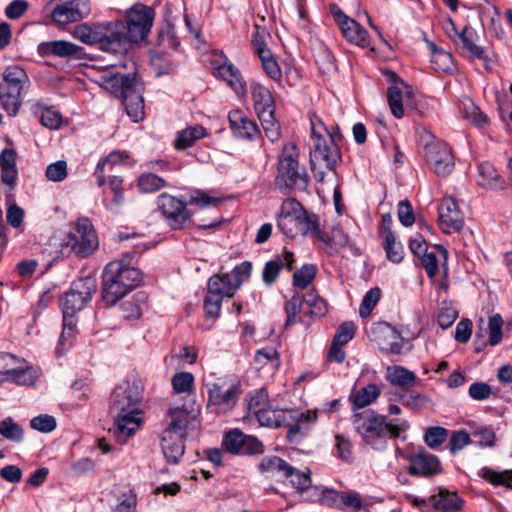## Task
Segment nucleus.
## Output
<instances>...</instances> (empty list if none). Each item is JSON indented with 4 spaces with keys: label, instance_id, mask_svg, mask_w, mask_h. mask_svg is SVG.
Returning a JSON list of instances; mask_svg holds the SVG:
<instances>
[{
    "label": "nucleus",
    "instance_id": "f257e3e1",
    "mask_svg": "<svg viewBox=\"0 0 512 512\" xmlns=\"http://www.w3.org/2000/svg\"><path fill=\"white\" fill-rule=\"evenodd\" d=\"M142 399L143 385L136 378L123 381L111 394L109 413L114 420L112 432L120 444H125L142 424Z\"/></svg>",
    "mask_w": 512,
    "mask_h": 512
},
{
    "label": "nucleus",
    "instance_id": "f03ea898",
    "mask_svg": "<svg viewBox=\"0 0 512 512\" xmlns=\"http://www.w3.org/2000/svg\"><path fill=\"white\" fill-rule=\"evenodd\" d=\"M352 424L363 441L375 450L385 449L388 438H398L400 432L409 427L406 420L387 422L386 416L377 414L373 410L355 413Z\"/></svg>",
    "mask_w": 512,
    "mask_h": 512
},
{
    "label": "nucleus",
    "instance_id": "7ed1b4c3",
    "mask_svg": "<svg viewBox=\"0 0 512 512\" xmlns=\"http://www.w3.org/2000/svg\"><path fill=\"white\" fill-rule=\"evenodd\" d=\"M141 280V272L124 263L123 260L109 262L102 275V298L109 305H115L134 289Z\"/></svg>",
    "mask_w": 512,
    "mask_h": 512
},
{
    "label": "nucleus",
    "instance_id": "20e7f679",
    "mask_svg": "<svg viewBox=\"0 0 512 512\" xmlns=\"http://www.w3.org/2000/svg\"><path fill=\"white\" fill-rule=\"evenodd\" d=\"M299 153L295 144H286L278 159L275 187L284 195L304 192L308 188L309 176L306 168L299 164Z\"/></svg>",
    "mask_w": 512,
    "mask_h": 512
},
{
    "label": "nucleus",
    "instance_id": "39448f33",
    "mask_svg": "<svg viewBox=\"0 0 512 512\" xmlns=\"http://www.w3.org/2000/svg\"><path fill=\"white\" fill-rule=\"evenodd\" d=\"M311 135L313 139V150L311 151L312 169L315 172L316 179L322 181L324 172L316 170L317 163H323L328 170L333 171L340 160V152L331 134L318 117H311Z\"/></svg>",
    "mask_w": 512,
    "mask_h": 512
},
{
    "label": "nucleus",
    "instance_id": "423d86ee",
    "mask_svg": "<svg viewBox=\"0 0 512 512\" xmlns=\"http://www.w3.org/2000/svg\"><path fill=\"white\" fill-rule=\"evenodd\" d=\"M154 19V11L145 5H134L127 13L126 21L113 22L118 27L117 38L121 41V52L127 51L131 43L143 40L149 33Z\"/></svg>",
    "mask_w": 512,
    "mask_h": 512
},
{
    "label": "nucleus",
    "instance_id": "0eeeda50",
    "mask_svg": "<svg viewBox=\"0 0 512 512\" xmlns=\"http://www.w3.org/2000/svg\"><path fill=\"white\" fill-rule=\"evenodd\" d=\"M118 27L114 26L113 22L106 24H93L87 23L75 26L73 36L81 42L93 45L98 44L99 48L107 53L122 54L121 41L117 38Z\"/></svg>",
    "mask_w": 512,
    "mask_h": 512
},
{
    "label": "nucleus",
    "instance_id": "6e6552de",
    "mask_svg": "<svg viewBox=\"0 0 512 512\" xmlns=\"http://www.w3.org/2000/svg\"><path fill=\"white\" fill-rule=\"evenodd\" d=\"M207 409L215 414H226L234 409L240 395L241 384L238 381L219 378L207 384Z\"/></svg>",
    "mask_w": 512,
    "mask_h": 512
},
{
    "label": "nucleus",
    "instance_id": "1a4fd4ad",
    "mask_svg": "<svg viewBox=\"0 0 512 512\" xmlns=\"http://www.w3.org/2000/svg\"><path fill=\"white\" fill-rule=\"evenodd\" d=\"M29 83L24 69L19 66H9L3 72V82L0 84V100L3 108L10 116H15L22 105V90Z\"/></svg>",
    "mask_w": 512,
    "mask_h": 512
},
{
    "label": "nucleus",
    "instance_id": "9d476101",
    "mask_svg": "<svg viewBox=\"0 0 512 512\" xmlns=\"http://www.w3.org/2000/svg\"><path fill=\"white\" fill-rule=\"evenodd\" d=\"M66 245L79 257H87L98 248L95 229L87 217L78 218L68 233Z\"/></svg>",
    "mask_w": 512,
    "mask_h": 512
},
{
    "label": "nucleus",
    "instance_id": "9b49d317",
    "mask_svg": "<svg viewBox=\"0 0 512 512\" xmlns=\"http://www.w3.org/2000/svg\"><path fill=\"white\" fill-rule=\"evenodd\" d=\"M0 375L2 382L17 385H33L38 378L37 370L27 365L24 359L4 352L0 353Z\"/></svg>",
    "mask_w": 512,
    "mask_h": 512
},
{
    "label": "nucleus",
    "instance_id": "f8f14e48",
    "mask_svg": "<svg viewBox=\"0 0 512 512\" xmlns=\"http://www.w3.org/2000/svg\"><path fill=\"white\" fill-rule=\"evenodd\" d=\"M96 289L97 283L93 277H84L74 281L70 290L62 298L63 316L75 317V314L91 300Z\"/></svg>",
    "mask_w": 512,
    "mask_h": 512
},
{
    "label": "nucleus",
    "instance_id": "ddd939ff",
    "mask_svg": "<svg viewBox=\"0 0 512 512\" xmlns=\"http://www.w3.org/2000/svg\"><path fill=\"white\" fill-rule=\"evenodd\" d=\"M424 146V157L429 167L438 176L449 175L454 168V158L449 145L441 140L430 136Z\"/></svg>",
    "mask_w": 512,
    "mask_h": 512
},
{
    "label": "nucleus",
    "instance_id": "4468645a",
    "mask_svg": "<svg viewBox=\"0 0 512 512\" xmlns=\"http://www.w3.org/2000/svg\"><path fill=\"white\" fill-rule=\"evenodd\" d=\"M211 65L212 73L216 78L224 80L237 95H245L246 82L239 69L232 64L225 54H213Z\"/></svg>",
    "mask_w": 512,
    "mask_h": 512
},
{
    "label": "nucleus",
    "instance_id": "2eb2a0df",
    "mask_svg": "<svg viewBox=\"0 0 512 512\" xmlns=\"http://www.w3.org/2000/svg\"><path fill=\"white\" fill-rule=\"evenodd\" d=\"M200 413L199 406L195 399H190L187 404L170 408L167 412V426L164 431H170L181 435H186L189 427L195 426L197 417Z\"/></svg>",
    "mask_w": 512,
    "mask_h": 512
},
{
    "label": "nucleus",
    "instance_id": "dca6fc26",
    "mask_svg": "<svg viewBox=\"0 0 512 512\" xmlns=\"http://www.w3.org/2000/svg\"><path fill=\"white\" fill-rule=\"evenodd\" d=\"M157 204L172 229L184 228L192 217L191 212L186 208V203L170 194H161L158 197Z\"/></svg>",
    "mask_w": 512,
    "mask_h": 512
},
{
    "label": "nucleus",
    "instance_id": "f3484780",
    "mask_svg": "<svg viewBox=\"0 0 512 512\" xmlns=\"http://www.w3.org/2000/svg\"><path fill=\"white\" fill-rule=\"evenodd\" d=\"M279 230L289 238H295L299 235L314 238L318 235L317 226H320V219L316 214L305 213L287 219H277Z\"/></svg>",
    "mask_w": 512,
    "mask_h": 512
},
{
    "label": "nucleus",
    "instance_id": "a211bd4d",
    "mask_svg": "<svg viewBox=\"0 0 512 512\" xmlns=\"http://www.w3.org/2000/svg\"><path fill=\"white\" fill-rule=\"evenodd\" d=\"M330 12L349 42L362 48L370 46L368 32L358 22L348 17L337 5H331Z\"/></svg>",
    "mask_w": 512,
    "mask_h": 512
},
{
    "label": "nucleus",
    "instance_id": "6ab92c4d",
    "mask_svg": "<svg viewBox=\"0 0 512 512\" xmlns=\"http://www.w3.org/2000/svg\"><path fill=\"white\" fill-rule=\"evenodd\" d=\"M223 445L232 454L255 455L264 451L262 442L238 429H233L225 435Z\"/></svg>",
    "mask_w": 512,
    "mask_h": 512
},
{
    "label": "nucleus",
    "instance_id": "aec40b11",
    "mask_svg": "<svg viewBox=\"0 0 512 512\" xmlns=\"http://www.w3.org/2000/svg\"><path fill=\"white\" fill-rule=\"evenodd\" d=\"M144 84L135 77L125 86L121 93L123 96V104L127 115L133 122H139L144 118V98H143Z\"/></svg>",
    "mask_w": 512,
    "mask_h": 512
},
{
    "label": "nucleus",
    "instance_id": "412c9836",
    "mask_svg": "<svg viewBox=\"0 0 512 512\" xmlns=\"http://www.w3.org/2000/svg\"><path fill=\"white\" fill-rule=\"evenodd\" d=\"M439 226L446 234L459 232L464 226V215L451 197L442 199L438 206Z\"/></svg>",
    "mask_w": 512,
    "mask_h": 512
},
{
    "label": "nucleus",
    "instance_id": "4be33fe9",
    "mask_svg": "<svg viewBox=\"0 0 512 512\" xmlns=\"http://www.w3.org/2000/svg\"><path fill=\"white\" fill-rule=\"evenodd\" d=\"M375 331L380 349L389 354H401L411 350L410 343L391 325L379 324Z\"/></svg>",
    "mask_w": 512,
    "mask_h": 512
},
{
    "label": "nucleus",
    "instance_id": "5701e85b",
    "mask_svg": "<svg viewBox=\"0 0 512 512\" xmlns=\"http://www.w3.org/2000/svg\"><path fill=\"white\" fill-rule=\"evenodd\" d=\"M453 32L458 39L455 44L463 55L470 59L487 60V51L477 43L478 35L473 28L469 26H464L461 30L453 28Z\"/></svg>",
    "mask_w": 512,
    "mask_h": 512
},
{
    "label": "nucleus",
    "instance_id": "b1692460",
    "mask_svg": "<svg viewBox=\"0 0 512 512\" xmlns=\"http://www.w3.org/2000/svg\"><path fill=\"white\" fill-rule=\"evenodd\" d=\"M439 459L430 453L420 452L410 458L409 473L414 476H433L441 473Z\"/></svg>",
    "mask_w": 512,
    "mask_h": 512
},
{
    "label": "nucleus",
    "instance_id": "393cba45",
    "mask_svg": "<svg viewBox=\"0 0 512 512\" xmlns=\"http://www.w3.org/2000/svg\"><path fill=\"white\" fill-rule=\"evenodd\" d=\"M135 77V73H133V76L130 74H122L120 67L116 64H112L100 73L98 82L106 90L112 93H119L125 86L129 85Z\"/></svg>",
    "mask_w": 512,
    "mask_h": 512
},
{
    "label": "nucleus",
    "instance_id": "a878e982",
    "mask_svg": "<svg viewBox=\"0 0 512 512\" xmlns=\"http://www.w3.org/2000/svg\"><path fill=\"white\" fill-rule=\"evenodd\" d=\"M39 52L44 56L80 59L83 55V48L70 41L55 40L40 44Z\"/></svg>",
    "mask_w": 512,
    "mask_h": 512
},
{
    "label": "nucleus",
    "instance_id": "bb28decb",
    "mask_svg": "<svg viewBox=\"0 0 512 512\" xmlns=\"http://www.w3.org/2000/svg\"><path fill=\"white\" fill-rule=\"evenodd\" d=\"M230 128L239 139H254L258 133L257 124L246 117L240 110H233L228 115Z\"/></svg>",
    "mask_w": 512,
    "mask_h": 512
},
{
    "label": "nucleus",
    "instance_id": "cd10ccee",
    "mask_svg": "<svg viewBox=\"0 0 512 512\" xmlns=\"http://www.w3.org/2000/svg\"><path fill=\"white\" fill-rule=\"evenodd\" d=\"M184 435L163 431L161 437V447L164 457L170 464L179 463L184 454Z\"/></svg>",
    "mask_w": 512,
    "mask_h": 512
},
{
    "label": "nucleus",
    "instance_id": "c85d7f7f",
    "mask_svg": "<svg viewBox=\"0 0 512 512\" xmlns=\"http://www.w3.org/2000/svg\"><path fill=\"white\" fill-rule=\"evenodd\" d=\"M303 300L308 311L299 317V323L308 329L312 324L313 317H322L326 314L327 304L313 289L303 294Z\"/></svg>",
    "mask_w": 512,
    "mask_h": 512
},
{
    "label": "nucleus",
    "instance_id": "c756f323",
    "mask_svg": "<svg viewBox=\"0 0 512 512\" xmlns=\"http://www.w3.org/2000/svg\"><path fill=\"white\" fill-rule=\"evenodd\" d=\"M385 378L391 385L400 387L403 391H407L420 383V379L413 371L400 365L387 367Z\"/></svg>",
    "mask_w": 512,
    "mask_h": 512
},
{
    "label": "nucleus",
    "instance_id": "7c9ffc66",
    "mask_svg": "<svg viewBox=\"0 0 512 512\" xmlns=\"http://www.w3.org/2000/svg\"><path fill=\"white\" fill-rule=\"evenodd\" d=\"M253 47L255 50V53L258 55V57L261 60L262 67L266 74L273 80L278 81L280 80L282 73L281 69L274 58L272 52L270 49L266 46V44L255 38L253 40Z\"/></svg>",
    "mask_w": 512,
    "mask_h": 512
},
{
    "label": "nucleus",
    "instance_id": "2f4dec72",
    "mask_svg": "<svg viewBox=\"0 0 512 512\" xmlns=\"http://www.w3.org/2000/svg\"><path fill=\"white\" fill-rule=\"evenodd\" d=\"M1 180L10 188H14L18 178L16 168V152L14 149L6 148L0 153Z\"/></svg>",
    "mask_w": 512,
    "mask_h": 512
},
{
    "label": "nucleus",
    "instance_id": "473e14b6",
    "mask_svg": "<svg viewBox=\"0 0 512 512\" xmlns=\"http://www.w3.org/2000/svg\"><path fill=\"white\" fill-rule=\"evenodd\" d=\"M310 470L302 472L293 467V472L287 478L290 480L291 485L299 492H311V499L313 501H322L324 498V491L320 490L317 486L311 485Z\"/></svg>",
    "mask_w": 512,
    "mask_h": 512
},
{
    "label": "nucleus",
    "instance_id": "72a5a7b5",
    "mask_svg": "<svg viewBox=\"0 0 512 512\" xmlns=\"http://www.w3.org/2000/svg\"><path fill=\"white\" fill-rule=\"evenodd\" d=\"M294 256L293 253L285 251L283 255L274 260L268 261L262 271L263 281L270 285L278 277L280 270L286 267L288 270L293 268Z\"/></svg>",
    "mask_w": 512,
    "mask_h": 512
},
{
    "label": "nucleus",
    "instance_id": "f704fd0d",
    "mask_svg": "<svg viewBox=\"0 0 512 512\" xmlns=\"http://www.w3.org/2000/svg\"><path fill=\"white\" fill-rule=\"evenodd\" d=\"M255 416L261 426L278 428L286 425V421L292 418V411L264 407Z\"/></svg>",
    "mask_w": 512,
    "mask_h": 512
},
{
    "label": "nucleus",
    "instance_id": "c9c22d12",
    "mask_svg": "<svg viewBox=\"0 0 512 512\" xmlns=\"http://www.w3.org/2000/svg\"><path fill=\"white\" fill-rule=\"evenodd\" d=\"M238 288L230 279L228 274L214 275L208 280L209 294L223 299L224 297L231 298L237 292Z\"/></svg>",
    "mask_w": 512,
    "mask_h": 512
},
{
    "label": "nucleus",
    "instance_id": "e433bc0d",
    "mask_svg": "<svg viewBox=\"0 0 512 512\" xmlns=\"http://www.w3.org/2000/svg\"><path fill=\"white\" fill-rule=\"evenodd\" d=\"M258 468L263 473L282 478H288L293 472V466L278 456L264 457L259 463Z\"/></svg>",
    "mask_w": 512,
    "mask_h": 512
},
{
    "label": "nucleus",
    "instance_id": "4c0bfd02",
    "mask_svg": "<svg viewBox=\"0 0 512 512\" xmlns=\"http://www.w3.org/2000/svg\"><path fill=\"white\" fill-rule=\"evenodd\" d=\"M316 419V410H309L306 413H300L295 423L290 424L287 420L285 426L288 427V440L294 443L299 442L300 437L309 429V424L314 423Z\"/></svg>",
    "mask_w": 512,
    "mask_h": 512
},
{
    "label": "nucleus",
    "instance_id": "58836bf2",
    "mask_svg": "<svg viewBox=\"0 0 512 512\" xmlns=\"http://www.w3.org/2000/svg\"><path fill=\"white\" fill-rule=\"evenodd\" d=\"M208 135L206 128L201 125L188 126L177 133L174 147L177 150H184L191 147L197 140Z\"/></svg>",
    "mask_w": 512,
    "mask_h": 512
},
{
    "label": "nucleus",
    "instance_id": "ea45409f",
    "mask_svg": "<svg viewBox=\"0 0 512 512\" xmlns=\"http://www.w3.org/2000/svg\"><path fill=\"white\" fill-rule=\"evenodd\" d=\"M478 183L482 187L502 190L506 187L505 180L500 176L494 166L488 162L479 165Z\"/></svg>",
    "mask_w": 512,
    "mask_h": 512
},
{
    "label": "nucleus",
    "instance_id": "a19ab883",
    "mask_svg": "<svg viewBox=\"0 0 512 512\" xmlns=\"http://www.w3.org/2000/svg\"><path fill=\"white\" fill-rule=\"evenodd\" d=\"M251 95L254 101V109L256 113H263L266 110L274 109V99L268 88L260 83L253 82L251 84Z\"/></svg>",
    "mask_w": 512,
    "mask_h": 512
},
{
    "label": "nucleus",
    "instance_id": "79ce46f5",
    "mask_svg": "<svg viewBox=\"0 0 512 512\" xmlns=\"http://www.w3.org/2000/svg\"><path fill=\"white\" fill-rule=\"evenodd\" d=\"M324 500L327 496L335 503L336 506L344 509L360 510L362 501L356 492H336L333 490H323Z\"/></svg>",
    "mask_w": 512,
    "mask_h": 512
},
{
    "label": "nucleus",
    "instance_id": "37998d69",
    "mask_svg": "<svg viewBox=\"0 0 512 512\" xmlns=\"http://www.w3.org/2000/svg\"><path fill=\"white\" fill-rule=\"evenodd\" d=\"M126 158H128L126 152L112 151L106 158L99 161L94 173L98 186H103L105 183V169L111 171L114 166L121 164Z\"/></svg>",
    "mask_w": 512,
    "mask_h": 512
},
{
    "label": "nucleus",
    "instance_id": "c03bdc74",
    "mask_svg": "<svg viewBox=\"0 0 512 512\" xmlns=\"http://www.w3.org/2000/svg\"><path fill=\"white\" fill-rule=\"evenodd\" d=\"M122 183V178L118 176H112L109 178L108 181L109 189L113 195L111 199H108V197L105 196V198L103 199V204L108 210H110L113 213H117L124 202Z\"/></svg>",
    "mask_w": 512,
    "mask_h": 512
},
{
    "label": "nucleus",
    "instance_id": "a18cd8bd",
    "mask_svg": "<svg viewBox=\"0 0 512 512\" xmlns=\"http://www.w3.org/2000/svg\"><path fill=\"white\" fill-rule=\"evenodd\" d=\"M380 394V388L376 384L370 383L352 393L350 398L354 408L360 409L373 403L380 396Z\"/></svg>",
    "mask_w": 512,
    "mask_h": 512
},
{
    "label": "nucleus",
    "instance_id": "49530a36",
    "mask_svg": "<svg viewBox=\"0 0 512 512\" xmlns=\"http://www.w3.org/2000/svg\"><path fill=\"white\" fill-rule=\"evenodd\" d=\"M317 232L318 235H314L313 240L320 241L329 248L344 247L349 243V236L340 227H334L328 235L321 231L320 226H317Z\"/></svg>",
    "mask_w": 512,
    "mask_h": 512
},
{
    "label": "nucleus",
    "instance_id": "de8ad7c7",
    "mask_svg": "<svg viewBox=\"0 0 512 512\" xmlns=\"http://www.w3.org/2000/svg\"><path fill=\"white\" fill-rule=\"evenodd\" d=\"M434 500L433 507L443 512H458L461 508V499L456 493L447 490H440L438 499L436 496L431 497Z\"/></svg>",
    "mask_w": 512,
    "mask_h": 512
},
{
    "label": "nucleus",
    "instance_id": "09e8293b",
    "mask_svg": "<svg viewBox=\"0 0 512 512\" xmlns=\"http://www.w3.org/2000/svg\"><path fill=\"white\" fill-rule=\"evenodd\" d=\"M303 303V295L299 294L298 292H294L291 298L285 301L284 311L287 317L284 324L285 329L299 322V317L302 311Z\"/></svg>",
    "mask_w": 512,
    "mask_h": 512
},
{
    "label": "nucleus",
    "instance_id": "8fccbe9b",
    "mask_svg": "<svg viewBox=\"0 0 512 512\" xmlns=\"http://www.w3.org/2000/svg\"><path fill=\"white\" fill-rule=\"evenodd\" d=\"M432 59L431 62L435 70L439 72L449 73L454 70V63L452 55L443 50L442 48H438L434 44H430Z\"/></svg>",
    "mask_w": 512,
    "mask_h": 512
},
{
    "label": "nucleus",
    "instance_id": "3c124183",
    "mask_svg": "<svg viewBox=\"0 0 512 512\" xmlns=\"http://www.w3.org/2000/svg\"><path fill=\"white\" fill-rule=\"evenodd\" d=\"M146 303V296L143 293H137L131 300L121 304L120 310L122 316L127 320L138 319L142 315V306Z\"/></svg>",
    "mask_w": 512,
    "mask_h": 512
},
{
    "label": "nucleus",
    "instance_id": "603ef678",
    "mask_svg": "<svg viewBox=\"0 0 512 512\" xmlns=\"http://www.w3.org/2000/svg\"><path fill=\"white\" fill-rule=\"evenodd\" d=\"M59 3L54 7L51 17L54 22L59 25H66L68 23L77 22V16L81 13L72 12L68 0H57Z\"/></svg>",
    "mask_w": 512,
    "mask_h": 512
},
{
    "label": "nucleus",
    "instance_id": "864d4df0",
    "mask_svg": "<svg viewBox=\"0 0 512 512\" xmlns=\"http://www.w3.org/2000/svg\"><path fill=\"white\" fill-rule=\"evenodd\" d=\"M461 109L464 117L472 124L478 127H484L488 124V117L470 99L462 101Z\"/></svg>",
    "mask_w": 512,
    "mask_h": 512
},
{
    "label": "nucleus",
    "instance_id": "5fc2aeb1",
    "mask_svg": "<svg viewBox=\"0 0 512 512\" xmlns=\"http://www.w3.org/2000/svg\"><path fill=\"white\" fill-rule=\"evenodd\" d=\"M171 384L174 392L176 393H188V397L194 399L193 386H194V376L190 372H178L176 373L171 380Z\"/></svg>",
    "mask_w": 512,
    "mask_h": 512
},
{
    "label": "nucleus",
    "instance_id": "6e6d98bb",
    "mask_svg": "<svg viewBox=\"0 0 512 512\" xmlns=\"http://www.w3.org/2000/svg\"><path fill=\"white\" fill-rule=\"evenodd\" d=\"M384 239V249L386 251L387 258L394 262L399 263L403 259V247L400 244H397L395 241V237L391 229H388L383 234Z\"/></svg>",
    "mask_w": 512,
    "mask_h": 512
},
{
    "label": "nucleus",
    "instance_id": "4d7b16f0",
    "mask_svg": "<svg viewBox=\"0 0 512 512\" xmlns=\"http://www.w3.org/2000/svg\"><path fill=\"white\" fill-rule=\"evenodd\" d=\"M387 99L391 113L398 119L402 118L404 115V109L403 93L401 88L397 85L390 86L387 91Z\"/></svg>",
    "mask_w": 512,
    "mask_h": 512
},
{
    "label": "nucleus",
    "instance_id": "13d9d810",
    "mask_svg": "<svg viewBox=\"0 0 512 512\" xmlns=\"http://www.w3.org/2000/svg\"><path fill=\"white\" fill-rule=\"evenodd\" d=\"M317 273L316 266L306 264L297 270L293 275V285L296 288L305 289L314 280Z\"/></svg>",
    "mask_w": 512,
    "mask_h": 512
},
{
    "label": "nucleus",
    "instance_id": "bf43d9fd",
    "mask_svg": "<svg viewBox=\"0 0 512 512\" xmlns=\"http://www.w3.org/2000/svg\"><path fill=\"white\" fill-rule=\"evenodd\" d=\"M165 186V180L156 174L145 173L138 179V187L144 193H152Z\"/></svg>",
    "mask_w": 512,
    "mask_h": 512
},
{
    "label": "nucleus",
    "instance_id": "052dcab7",
    "mask_svg": "<svg viewBox=\"0 0 512 512\" xmlns=\"http://www.w3.org/2000/svg\"><path fill=\"white\" fill-rule=\"evenodd\" d=\"M305 213H307V211L299 201L295 198H287L281 204L277 219H287L298 215H305Z\"/></svg>",
    "mask_w": 512,
    "mask_h": 512
},
{
    "label": "nucleus",
    "instance_id": "680f3d73",
    "mask_svg": "<svg viewBox=\"0 0 512 512\" xmlns=\"http://www.w3.org/2000/svg\"><path fill=\"white\" fill-rule=\"evenodd\" d=\"M189 203L199 208L217 207L222 203V198L213 197L202 190L194 191L190 198Z\"/></svg>",
    "mask_w": 512,
    "mask_h": 512
},
{
    "label": "nucleus",
    "instance_id": "e2e57ef3",
    "mask_svg": "<svg viewBox=\"0 0 512 512\" xmlns=\"http://www.w3.org/2000/svg\"><path fill=\"white\" fill-rule=\"evenodd\" d=\"M158 45L163 49H176L179 42L175 34L174 27L171 24H166L158 33Z\"/></svg>",
    "mask_w": 512,
    "mask_h": 512
},
{
    "label": "nucleus",
    "instance_id": "0e129e2a",
    "mask_svg": "<svg viewBox=\"0 0 512 512\" xmlns=\"http://www.w3.org/2000/svg\"><path fill=\"white\" fill-rule=\"evenodd\" d=\"M503 319L500 314H494L488 321V343L491 346L498 345L502 340Z\"/></svg>",
    "mask_w": 512,
    "mask_h": 512
},
{
    "label": "nucleus",
    "instance_id": "69168bd1",
    "mask_svg": "<svg viewBox=\"0 0 512 512\" xmlns=\"http://www.w3.org/2000/svg\"><path fill=\"white\" fill-rule=\"evenodd\" d=\"M381 290L379 288H371L363 297L359 307V314L361 317L370 315L378 301L380 300Z\"/></svg>",
    "mask_w": 512,
    "mask_h": 512
},
{
    "label": "nucleus",
    "instance_id": "338daca9",
    "mask_svg": "<svg viewBox=\"0 0 512 512\" xmlns=\"http://www.w3.org/2000/svg\"><path fill=\"white\" fill-rule=\"evenodd\" d=\"M0 434L8 440L20 441L23 438V429L11 418L0 422Z\"/></svg>",
    "mask_w": 512,
    "mask_h": 512
},
{
    "label": "nucleus",
    "instance_id": "774afa93",
    "mask_svg": "<svg viewBox=\"0 0 512 512\" xmlns=\"http://www.w3.org/2000/svg\"><path fill=\"white\" fill-rule=\"evenodd\" d=\"M24 216V210L14 201L7 202L6 220L11 227L15 229L20 228L23 223Z\"/></svg>",
    "mask_w": 512,
    "mask_h": 512
}]
</instances>
